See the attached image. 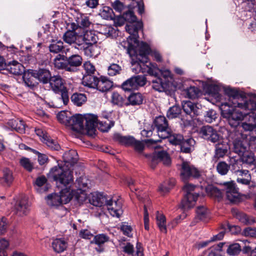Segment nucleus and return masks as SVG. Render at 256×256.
<instances>
[{"label": "nucleus", "mask_w": 256, "mask_h": 256, "mask_svg": "<svg viewBox=\"0 0 256 256\" xmlns=\"http://www.w3.org/2000/svg\"><path fill=\"white\" fill-rule=\"evenodd\" d=\"M63 159L65 164L72 165L76 162L78 155L75 150H70L64 154ZM68 166H60L58 164L54 166L48 173V177L52 178L57 184L66 186L73 182L72 172L66 168Z\"/></svg>", "instance_id": "1"}, {"label": "nucleus", "mask_w": 256, "mask_h": 256, "mask_svg": "<svg viewBox=\"0 0 256 256\" xmlns=\"http://www.w3.org/2000/svg\"><path fill=\"white\" fill-rule=\"evenodd\" d=\"M254 106L252 100H247L244 103H238L234 108L230 106V104L224 103L220 106L222 116L226 118L232 127H236L240 121L244 119V112L252 110Z\"/></svg>", "instance_id": "2"}, {"label": "nucleus", "mask_w": 256, "mask_h": 256, "mask_svg": "<svg viewBox=\"0 0 256 256\" xmlns=\"http://www.w3.org/2000/svg\"><path fill=\"white\" fill-rule=\"evenodd\" d=\"M132 70L135 73H148L150 75L156 74V68L154 64L148 62V58L143 57L142 58L132 56Z\"/></svg>", "instance_id": "3"}, {"label": "nucleus", "mask_w": 256, "mask_h": 256, "mask_svg": "<svg viewBox=\"0 0 256 256\" xmlns=\"http://www.w3.org/2000/svg\"><path fill=\"white\" fill-rule=\"evenodd\" d=\"M200 189L198 186H194L190 184H186L183 187V190L185 193L184 198L181 202V206L186 210L192 208L200 196Z\"/></svg>", "instance_id": "4"}, {"label": "nucleus", "mask_w": 256, "mask_h": 256, "mask_svg": "<svg viewBox=\"0 0 256 256\" xmlns=\"http://www.w3.org/2000/svg\"><path fill=\"white\" fill-rule=\"evenodd\" d=\"M70 188H66L58 193H54L48 196L46 198L48 204L50 206L57 207L68 203L72 198Z\"/></svg>", "instance_id": "5"}, {"label": "nucleus", "mask_w": 256, "mask_h": 256, "mask_svg": "<svg viewBox=\"0 0 256 256\" xmlns=\"http://www.w3.org/2000/svg\"><path fill=\"white\" fill-rule=\"evenodd\" d=\"M249 100H252V103H254V106L252 109L248 110L244 112L246 114L242 126L244 131L251 132L256 128V95Z\"/></svg>", "instance_id": "6"}, {"label": "nucleus", "mask_w": 256, "mask_h": 256, "mask_svg": "<svg viewBox=\"0 0 256 256\" xmlns=\"http://www.w3.org/2000/svg\"><path fill=\"white\" fill-rule=\"evenodd\" d=\"M68 30H67L62 36L63 40L69 44H76L78 46H82L81 42L82 35L78 34L75 31L78 28V26L74 22L68 24Z\"/></svg>", "instance_id": "7"}, {"label": "nucleus", "mask_w": 256, "mask_h": 256, "mask_svg": "<svg viewBox=\"0 0 256 256\" xmlns=\"http://www.w3.org/2000/svg\"><path fill=\"white\" fill-rule=\"evenodd\" d=\"M199 134L202 138L212 143L218 142L222 138L218 131L210 126H202L200 130Z\"/></svg>", "instance_id": "8"}, {"label": "nucleus", "mask_w": 256, "mask_h": 256, "mask_svg": "<svg viewBox=\"0 0 256 256\" xmlns=\"http://www.w3.org/2000/svg\"><path fill=\"white\" fill-rule=\"evenodd\" d=\"M180 176L182 180L186 182L190 178H198L200 176V172L188 162H183L182 164Z\"/></svg>", "instance_id": "9"}, {"label": "nucleus", "mask_w": 256, "mask_h": 256, "mask_svg": "<svg viewBox=\"0 0 256 256\" xmlns=\"http://www.w3.org/2000/svg\"><path fill=\"white\" fill-rule=\"evenodd\" d=\"M106 206L112 216L120 218L123 213L121 200L115 198H110L106 200Z\"/></svg>", "instance_id": "10"}, {"label": "nucleus", "mask_w": 256, "mask_h": 256, "mask_svg": "<svg viewBox=\"0 0 256 256\" xmlns=\"http://www.w3.org/2000/svg\"><path fill=\"white\" fill-rule=\"evenodd\" d=\"M146 80L143 76H136L130 78L122 84V88L125 91H130L136 88L138 86H144Z\"/></svg>", "instance_id": "11"}, {"label": "nucleus", "mask_w": 256, "mask_h": 256, "mask_svg": "<svg viewBox=\"0 0 256 256\" xmlns=\"http://www.w3.org/2000/svg\"><path fill=\"white\" fill-rule=\"evenodd\" d=\"M154 124L157 130L159 138L165 139L168 136V132L170 130L166 118L164 116L156 117Z\"/></svg>", "instance_id": "12"}, {"label": "nucleus", "mask_w": 256, "mask_h": 256, "mask_svg": "<svg viewBox=\"0 0 256 256\" xmlns=\"http://www.w3.org/2000/svg\"><path fill=\"white\" fill-rule=\"evenodd\" d=\"M150 166L154 168L156 165L160 161H162L166 166H169L171 163V160L168 154L164 150L154 152L148 156Z\"/></svg>", "instance_id": "13"}, {"label": "nucleus", "mask_w": 256, "mask_h": 256, "mask_svg": "<svg viewBox=\"0 0 256 256\" xmlns=\"http://www.w3.org/2000/svg\"><path fill=\"white\" fill-rule=\"evenodd\" d=\"M30 204L26 197L22 198L18 201L14 208V214L18 216H26L30 210Z\"/></svg>", "instance_id": "14"}, {"label": "nucleus", "mask_w": 256, "mask_h": 256, "mask_svg": "<svg viewBox=\"0 0 256 256\" xmlns=\"http://www.w3.org/2000/svg\"><path fill=\"white\" fill-rule=\"evenodd\" d=\"M137 46L134 49H130L128 53L130 56H135L138 58H142L143 57L148 58V54L151 52L150 46L144 42H139L138 40L136 43Z\"/></svg>", "instance_id": "15"}, {"label": "nucleus", "mask_w": 256, "mask_h": 256, "mask_svg": "<svg viewBox=\"0 0 256 256\" xmlns=\"http://www.w3.org/2000/svg\"><path fill=\"white\" fill-rule=\"evenodd\" d=\"M222 190L225 192L226 198L230 201L233 202L238 198L240 194L233 182H224Z\"/></svg>", "instance_id": "16"}, {"label": "nucleus", "mask_w": 256, "mask_h": 256, "mask_svg": "<svg viewBox=\"0 0 256 256\" xmlns=\"http://www.w3.org/2000/svg\"><path fill=\"white\" fill-rule=\"evenodd\" d=\"M142 27L143 24L141 20L126 24V30L130 34L128 38L134 43H136L138 38V32L142 29Z\"/></svg>", "instance_id": "17"}, {"label": "nucleus", "mask_w": 256, "mask_h": 256, "mask_svg": "<svg viewBox=\"0 0 256 256\" xmlns=\"http://www.w3.org/2000/svg\"><path fill=\"white\" fill-rule=\"evenodd\" d=\"M84 118L82 115L76 114L69 117L67 126H70L72 130L76 132H81L84 130Z\"/></svg>", "instance_id": "18"}, {"label": "nucleus", "mask_w": 256, "mask_h": 256, "mask_svg": "<svg viewBox=\"0 0 256 256\" xmlns=\"http://www.w3.org/2000/svg\"><path fill=\"white\" fill-rule=\"evenodd\" d=\"M215 145L214 154L213 160L217 161L220 158H223L228 153V146L226 142L223 141L216 142Z\"/></svg>", "instance_id": "19"}, {"label": "nucleus", "mask_w": 256, "mask_h": 256, "mask_svg": "<svg viewBox=\"0 0 256 256\" xmlns=\"http://www.w3.org/2000/svg\"><path fill=\"white\" fill-rule=\"evenodd\" d=\"M6 126L12 130L23 134L25 132L26 124L24 122L19 118L10 120L6 123Z\"/></svg>", "instance_id": "20"}, {"label": "nucleus", "mask_w": 256, "mask_h": 256, "mask_svg": "<svg viewBox=\"0 0 256 256\" xmlns=\"http://www.w3.org/2000/svg\"><path fill=\"white\" fill-rule=\"evenodd\" d=\"M182 108L185 114L191 118H194L198 114V108L196 104L190 101H183Z\"/></svg>", "instance_id": "21"}, {"label": "nucleus", "mask_w": 256, "mask_h": 256, "mask_svg": "<svg viewBox=\"0 0 256 256\" xmlns=\"http://www.w3.org/2000/svg\"><path fill=\"white\" fill-rule=\"evenodd\" d=\"M98 40V36L95 34L94 32L92 30H86L84 32V34L82 35L81 42L82 43V46H81L84 48V44L88 46L92 45L96 43Z\"/></svg>", "instance_id": "22"}, {"label": "nucleus", "mask_w": 256, "mask_h": 256, "mask_svg": "<svg viewBox=\"0 0 256 256\" xmlns=\"http://www.w3.org/2000/svg\"><path fill=\"white\" fill-rule=\"evenodd\" d=\"M68 66L72 70L70 72L76 70V68L80 66L82 62V57L79 54H72L68 57L66 56Z\"/></svg>", "instance_id": "23"}, {"label": "nucleus", "mask_w": 256, "mask_h": 256, "mask_svg": "<svg viewBox=\"0 0 256 256\" xmlns=\"http://www.w3.org/2000/svg\"><path fill=\"white\" fill-rule=\"evenodd\" d=\"M49 82L52 89L56 93H59L60 90H62L66 88L64 80L60 76H54L51 77Z\"/></svg>", "instance_id": "24"}, {"label": "nucleus", "mask_w": 256, "mask_h": 256, "mask_svg": "<svg viewBox=\"0 0 256 256\" xmlns=\"http://www.w3.org/2000/svg\"><path fill=\"white\" fill-rule=\"evenodd\" d=\"M5 68L12 74L20 75L22 73L24 67L18 62L12 60L6 64Z\"/></svg>", "instance_id": "25"}, {"label": "nucleus", "mask_w": 256, "mask_h": 256, "mask_svg": "<svg viewBox=\"0 0 256 256\" xmlns=\"http://www.w3.org/2000/svg\"><path fill=\"white\" fill-rule=\"evenodd\" d=\"M54 64L56 68L58 69H64L68 72L72 70L70 67L68 66L66 62V56L61 54H58L54 60Z\"/></svg>", "instance_id": "26"}, {"label": "nucleus", "mask_w": 256, "mask_h": 256, "mask_svg": "<svg viewBox=\"0 0 256 256\" xmlns=\"http://www.w3.org/2000/svg\"><path fill=\"white\" fill-rule=\"evenodd\" d=\"M152 88L156 91L159 92H166L169 91L168 83L164 82L160 78H156L152 80Z\"/></svg>", "instance_id": "27"}, {"label": "nucleus", "mask_w": 256, "mask_h": 256, "mask_svg": "<svg viewBox=\"0 0 256 256\" xmlns=\"http://www.w3.org/2000/svg\"><path fill=\"white\" fill-rule=\"evenodd\" d=\"M109 238L104 234H99L94 236V240L92 241V243H94L99 246V248H96V251L99 252L104 251V248L101 246L104 243L108 242Z\"/></svg>", "instance_id": "28"}, {"label": "nucleus", "mask_w": 256, "mask_h": 256, "mask_svg": "<svg viewBox=\"0 0 256 256\" xmlns=\"http://www.w3.org/2000/svg\"><path fill=\"white\" fill-rule=\"evenodd\" d=\"M50 51L51 52L58 54L60 52H62L64 50V52L66 54L68 51V49L64 50V46L63 42L61 40H54L52 42V43L50 44L49 46Z\"/></svg>", "instance_id": "29"}, {"label": "nucleus", "mask_w": 256, "mask_h": 256, "mask_svg": "<svg viewBox=\"0 0 256 256\" xmlns=\"http://www.w3.org/2000/svg\"><path fill=\"white\" fill-rule=\"evenodd\" d=\"M195 143V140L192 138L183 140L180 145L181 151L184 153L191 152L194 149Z\"/></svg>", "instance_id": "30"}, {"label": "nucleus", "mask_w": 256, "mask_h": 256, "mask_svg": "<svg viewBox=\"0 0 256 256\" xmlns=\"http://www.w3.org/2000/svg\"><path fill=\"white\" fill-rule=\"evenodd\" d=\"M95 88L101 92H106L112 87V82L106 78H102L101 80L98 79Z\"/></svg>", "instance_id": "31"}, {"label": "nucleus", "mask_w": 256, "mask_h": 256, "mask_svg": "<svg viewBox=\"0 0 256 256\" xmlns=\"http://www.w3.org/2000/svg\"><path fill=\"white\" fill-rule=\"evenodd\" d=\"M14 180V177L12 170L6 168L3 170V176L0 178V183L6 186H10Z\"/></svg>", "instance_id": "32"}, {"label": "nucleus", "mask_w": 256, "mask_h": 256, "mask_svg": "<svg viewBox=\"0 0 256 256\" xmlns=\"http://www.w3.org/2000/svg\"><path fill=\"white\" fill-rule=\"evenodd\" d=\"M114 139L121 144L126 146H132L134 142V138L130 136H122L119 134H116L114 136Z\"/></svg>", "instance_id": "33"}, {"label": "nucleus", "mask_w": 256, "mask_h": 256, "mask_svg": "<svg viewBox=\"0 0 256 256\" xmlns=\"http://www.w3.org/2000/svg\"><path fill=\"white\" fill-rule=\"evenodd\" d=\"M36 74V78L44 84L50 82L52 77L50 71L44 69L40 70Z\"/></svg>", "instance_id": "34"}, {"label": "nucleus", "mask_w": 256, "mask_h": 256, "mask_svg": "<svg viewBox=\"0 0 256 256\" xmlns=\"http://www.w3.org/2000/svg\"><path fill=\"white\" fill-rule=\"evenodd\" d=\"M84 120H86V126L88 130H92L98 123L97 116L94 114L87 115L84 118Z\"/></svg>", "instance_id": "35"}, {"label": "nucleus", "mask_w": 256, "mask_h": 256, "mask_svg": "<svg viewBox=\"0 0 256 256\" xmlns=\"http://www.w3.org/2000/svg\"><path fill=\"white\" fill-rule=\"evenodd\" d=\"M98 78L92 75H84L82 80V84L84 86L89 88H95L96 86Z\"/></svg>", "instance_id": "36"}, {"label": "nucleus", "mask_w": 256, "mask_h": 256, "mask_svg": "<svg viewBox=\"0 0 256 256\" xmlns=\"http://www.w3.org/2000/svg\"><path fill=\"white\" fill-rule=\"evenodd\" d=\"M166 138H168L171 144L175 146L180 145L184 140V137L182 134L173 133L170 130L168 132V136Z\"/></svg>", "instance_id": "37"}, {"label": "nucleus", "mask_w": 256, "mask_h": 256, "mask_svg": "<svg viewBox=\"0 0 256 256\" xmlns=\"http://www.w3.org/2000/svg\"><path fill=\"white\" fill-rule=\"evenodd\" d=\"M196 216L195 220L196 222L198 220L206 221L209 218L208 211L204 206H200L197 208L196 210Z\"/></svg>", "instance_id": "38"}, {"label": "nucleus", "mask_w": 256, "mask_h": 256, "mask_svg": "<svg viewBox=\"0 0 256 256\" xmlns=\"http://www.w3.org/2000/svg\"><path fill=\"white\" fill-rule=\"evenodd\" d=\"M52 247L56 252L60 253L64 252L66 249L67 244L64 240L56 239L52 242Z\"/></svg>", "instance_id": "39"}, {"label": "nucleus", "mask_w": 256, "mask_h": 256, "mask_svg": "<svg viewBox=\"0 0 256 256\" xmlns=\"http://www.w3.org/2000/svg\"><path fill=\"white\" fill-rule=\"evenodd\" d=\"M128 100L129 102L128 105H140L142 103L143 97L140 93H133L128 97Z\"/></svg>", "instance_id": "40"}, {"label": "nucleus", "mask_w": 256, "mask_h": 256, "mask_svg": "<svg viewBox=\"0 0 256 256\" xmlns=\"http://www.w3.org/2000/svg\"><path fill=\"white\" fill-rule=\"evenodd\" d=\"M86 190H77L76 192L74 190H72L70 188V192H72V198H74L80 204L82 203L85 202L87 199V196L85 192Z\"/></svg>", "instance_id": "41"}, {"label": "nucleus", "mask_w": 256, "mask_h": 256, "mask_svg": "<svg viewBox=\"0 0 256 256\" xmlns=\"http://www.w3.org/2000/svg\"><path fill=\"white\" fill-rule=\"evenodd\" d=\"M156 224L161 232L166 234L167 232L166 227V219L165 216L158 212L156 216Z\"/></svg>", "instance_id": "42"}, {"label": "nucleus", "mask_w": 256, "mask_h": 256, "mask_svg": "<svg viewBox=\"0 0 256 256\" xmlns=\"http://www.w3.org/2000/svg\"><path fill=\"white\" fill-rule=\"evenodd\" d=\"M175 184V180L171 178L166 180L159 186L158 190L162 194L168 192Z\"/></svg>", "instance_id": "43"}, {"label": "nucleus", "mask_w": 256, "mask_h": 256, "mask_svg": "<svg viewBox=\"0 0 256 256\" xmlns=\"http://www.w3.org/2000/svg\"><path fill=\"white\" fill-rule=\"evenodd\" d=\"M125 98L118 92H114L112 96V102L113 104L119 106H122L124 105H128V102H126Z\"/></svg>", "instance_id": "44"}, {"label": "nucleus", "mask_w": 256, "mask_h": 256, "mask_svg": "<svg viewBox=\"0 0 256 256\" xmlns=\"http://www.w3.org/2000/svg\"><path fill=\"white\" fill-rule=\"evenodd\" d=\"M236 216L237 219L244 224L251 225L256 222L253 217L249 216L244 213L238 212Z\"/></svg>", "instance_id": "45"}, {"label": "nucleus", "mask_w": 256, "mask_h": 256, "mask_svg": "<svg viewBox=\"0 0 256 256\" xmlns=\"http://www.w3.org/2000/svg\"><path fill=\"white\" fill-rule=\"evenodd\" d=\"M71 100L77 106H80L86 101V97L84 94L74 93L71 96Z\"/></svg>", "instance_id": "46"}, {"label": "nucleus", "mask_w": 256, "mask_h": 256, "mask_svg": "<svg viewBox=\"0 0 256 256\" xmlns=\"http://www.w3.org/2000/svg\"><path fill=\"white\" fill-rule=\"evenodd\" d=\"M90 180L84 176H82L78 178L74 184L76 187L78 188L77 190H86L88 188Z\"/></svg>", "instance_id": "47"}, {"label": "nucleus", "mask_w": 256, "mask_h": 256, "mask_svg": "<svg viewBox=\"0 0 256 256\" xmlns=\"http://www.w3.org/2000/svg\"><path fill=\"white\" fill-rule=\"evenodd\" d=\"M240 156V160L244 163L248 164H254L255 162V158L253 153L246 151Z\"/></svg>", "instance_id": "48"}, {"label": "nucleus", "mask_w": 256, "mask_h": 256, "mask_svg": "<svg viewBox=\"0 0 256 256\" xmlns=\"http://www.w3.org/2000/svg\"><path fill=\"white\" fill-rule=\"evenodd\" d=\"M43 142L52 150H58L60 148V144L56 140H54L44 134L43 135Z\"/></svg>", "instance_id": "49"}, {"label": "nucleus", "mask_w": 256, "mask_h": 256, "mask_svg": "<svg viewBox=\"0 0 256 256\" xmlns=\"http://www.w3.org/2000/svg\"><path fill=\"white\" fill-rule=\"evenodd\" d=\"M22 78L26 86L32 88L36 86V82H34V78H36V76H34L30 72H25L23 75Z\"/></svg>", "instance_id": "50"}, {"label": "nucleus", "mask_w": 256, "mask_h": 256, "mask_svg": "<svg viewBox=\"0 0 256 256\" xmlns=\"http://www.w3.org/2000/svg\"><path fill=\"white\" fill-rule=\"evenodd\" d=\"M76 22V24L78 26V28H87L92 24L89 18L86 16H81L80 18H78Z\"/></svg>", "instance_id": "51"}, {"label": "nucleus", "mask_w": 256, "mask_h": 256, "mask_svg": "<svg viewBox=\"0 0 256 256\" xmlns=\"http://www.w3.org/2000/svg\"><path fill=\"white\" fill-rule=\"evenodd\" d=\"M181 112V109L180 106H174L170 107L167 112V117L170 119L177 118Z\"/></svg>", "instance_id": "52"}, {"label": "nucleus", "mask_w": 256, "mask_h": 256, "mask_svg": "<svg viewBox=\"0 0 256 256\" xmlns=\"http://www.w3.org/2000/svg\"><path fill=\"white\" fill-rule=\"evenodd\" d=\"M198 94V88L194 86H190L184 90V94L185 96L191 99L196 98Z\"/></svg>", "instance_id": "53"}, {"label": "nucleus", "mask_w": 256, "mask_h": 256, "mask_svg": "<svg viewBox=\"0 0 256 256\" xmlns=\"http://www.w3.org/2000/svg\"><path fill=\"white\" fill-rule=\"evenodd\" d=\"M233 226H230L229 224H222V230L220 231L218 234L214 236L210 240V241L214 242L216 240H221L227 230H231V228Z\"/></svg>", "instance_id": "54"}, {"label": "nucleus", "mask_w": 256, "mask_h": 256, "mask_svg": "<svg viewBox=\"0 0 256 256\" xmlns=\"http://www.w3.org/2000/svg\"><path fill=\"white\" fill-rule=\"evenodd\" d=\"M206 190L208 194L212 196L217 198H220L222 196L221 190L214 186H209L206 188Z\"/></svg>", "instance_id": "55"}, {"label": "nucleus", "mask_w": 256, "mask_h": 256, "mask_svg": "<svg viewBox=\"0 0 256 256\" xmlns=\"http://www.w3.org/2000/svg\"><path fill=\"white\" fill-rule=\"evenodd\" d=\"M246 147L244 146L240 140H236L234 142V150L239 156H241L246 150Z\"/></svg>", "instance_id": "56"}, {"label": "nucleus", "mask_w": 256, "mask_h": 256, "mask_svg": "<svg viewBox=\"0 0 256 256\" xmlns=\"http://www.w3.org/2000/svg\"><path fill=\"white\" fill-rule=\"evenodd\" d=\"M230 165L224 161L219 162L216 166L217 172L221 175L226 174L230 170Z\"/></svg>", "instance_id": "57"}, {"label": "nucleus", "mask_w": 256, "mask_h": 256, "mask_svg": "<svg viewBox=\"0 0 256 256\" xmlns=\"http://www.w3.org/2000/svg\"><path fill=\"white\" fill-rule=\"evenodd\" d=\"M106 200L107 199L102 195L96 194L92 196L91 202L94 206L100 207L102 206L104 202H106Z\"/></svg>", "instance_id": "58"}, {"label": "nucleus", "mask_w": 256, "mask_h": 256, "mask_svg": "<svg viewBox=\"0 0 256 256\" xmlns=\"http://www.w3.org/2000/svg\"><path fill=\"white\" fill-rule=\"evenodd\" d=\"M20 163L22 166L28 172H31L34 168L32 162L26 158H22L20 160Z\"/></svg>", "instance_id": "59"}, {"label": "nucleus", "mask_w": 256, "mask_h": 256, "mask_svg": "<svg viewBox=\"0 0 256 256\" xmlns=\"http://www.w3.org/2000/svg\"><path fill=\"white\" fill-rule=\"evenodd\" d=\"M9 246L8 241L4 238L0 239V256H7L6 250Z\"/></svg>", "instance_id": "60"}, {"label": "nucleus", "mask_w": 256, "mask_h": 256, "mask_svg": "<svg viewBox=\"0 0 256 256\" xmlns=\"http://www.w3.org/2000/svg\"><path fill=\"white\" fill-rule=\"evenodd\" d=\"M240 246L238 244H234L230 246L227 252L230 255L234 256L238 254L240 251Z\"/></svg>", "instance_id": "61"}, {"label": "nucleus", "mask_w": 256, "mask_h": 256, "mask_svg": "<svg viewBox=\"0 0 256 256\" xmlns=\"http://www.w3.org/2000/svg\"><path fill=\"white\" fill-rule=\"evenodd\" d=\"M122 16L126 21L128 22L129 23H134L137 22L136 17L132 11L128 10L124 12Z\"/></svg>", "instance_id": "62"}, {"label": "nucleus", "mask_w": 256, "mask_h": 256, "mask_svg": "<svg viewBox=\"0 0 256 256\" xmlns=\"http://www.w3.org/2000/svg\"><path fill=\"white\" fill-rule=\"evenodd\" d=\"M121 70V68L118 64H112L108 68V75L114 76L120 73Z\"/></svg>", "instance_id": "63"}, {"label": "nucleus", "mask_w": 256, "mask_h": 256, "mask_svg": "<svg viewBox=\"0 0 256 256\" xmlns=\"http://www.w3.org/2000/svg\"><path fill=\"white\" fill-rule=\"evenodd\" d=\"M84 68L86 71V75H92L94 74L96 68L90 62H86L84 64Z\"/></svg>", "instance_id": "64"}]
</instances>
